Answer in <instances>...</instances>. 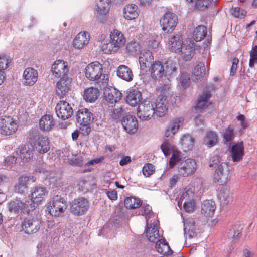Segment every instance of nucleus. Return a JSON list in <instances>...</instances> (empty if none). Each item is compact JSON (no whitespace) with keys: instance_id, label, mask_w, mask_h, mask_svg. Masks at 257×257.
I'll list each match as a JSON object with an SVG mask.
<instances>
[{"instance_id":"obj_8","label":"nucleus","mask_w":257,"mask_h":257,"mask_svg":"<svg viewBox=\"0 0 257 257\" xmlns=\"http://www.w3.org/2000/svg\"><path fill=\"white\" fill-rule=\"evenodd\" d=\"M178 21V17L175 14L168 12L164 14L161 18L160 24L164 32L171 33L176 27Z\"/></svg>"},{"instance_id":"obj_36","label":"nucleus","mask_w":257,"mask_h":257,"mask_svg":"<svg viewBox=\"0 0 257 257\" xmlns=\"http://www.w3.org/2000/svg\"><path fill=\"white\" fill-rule=\"evenodd\" d=\"M99 93V91L98 88L93 87L88 88L84 92V99L87 102H94L97 99Z\"/></svg>"},{"instance_id":"obj_48","label":"nucleus","mask_w":257,"mask_h":257,"mask_svg":"<svg viewBox=\"0 0 257 257\" xmlns=\"http://www.w3.org/2000/svg\"><path fill=\"white\" fill-rule=\"evenodd\" d=\"M119 49L110 40L109 42L103 43L101 47L102 51L105 54L115 53Z\"/></svg>"},{"instance_id":"obj_7","label":"nucleus","mask_w":257,"mask_h":257,"mask_svg":"<svg viewBox=\"0 0 257 257\" xmlns=\"http://www.w3.org/2000/svg\"><path fill=\"white\" fill-rule=\"evenodd\" d=\"M154 102L150 99L143 101L138 106L137 115L142 120H148L156 113Z\"/></svg>"},{"instance_id":"obj_24","label":"nucleus","mask_w":257,"mask_h":257,"mask_svg":"<svg viewBox=\"0 0 257 257\" xmlns=\"http://www.w3.org/2000/svg\"><path fill=\"white\" fill-rule=\"evenodd\" d=\"M168 47L172 52L179 53L180 48L183 46V40L180 35L171 36L168 41Z\"/></svg>"},{"instance_id":"obj_62","label":"nucleus","mask_w":257,"mask_h":257,"mask_svg":"<svg viewBox=\"0 0 257 257\" xmlns=\"http://www.w3.org/2000/svg\"><path fill=\"white\" fill-rule=\"evenodd\" d=\"M185 229H189L190 228H197L196 225V221L194 217H188L184 222Z\"/></svg>"},{"instance_id":"obj_61","label":"nucleus","mask_w":257,"mask_h":257,"mask_svg":"<svg viewBox=\"0 0 257 257\" xmlns=\"http://www.w3.org/2000/svg\"><path fill=\"white\" fill-rule=\"evenodd\" d=\"M170 87L169 84H164L159 87V91H160L159 95H162L164 98H167L171 96V93L170 90Z\"/></svg>"},{"instance_id":"obj_33","label":"nucleus","mask_w":257,"mask_h":257,"mask_svg":"<svg viewBox=\"0 0 257 257\" xmlns=\"http://www.w3.org/2000/svg\"><path fill=\"white\" fill-rule=\"evenodd\" d=\"M218 140V136L216 132L213 131H209L205 134L203 143L208 148H211L217 143Z\"/></svg>"},{"instance_id":"obj_32","label":"nucleus","mask_w":257,"mask_h":257,"mask_svg":"<svg viewBox=\"0 0 257 257\" xmlns=\"http://www.w3.org/2000/svg\"><path fill=\"white\" fill-rule=\"evenodd\" d=\"M138 6L135 4L126 5L123 8V16L127 20H134L139 16Z\"/></svg>"},{"instance_id":"obj_21","label":"nucleus","mask_w":257,"mask_h":257,"mask_svg":"<svg viewBox=\"0 0 257 257\" xmlns=\"http://www.w3.org/2000/svg\"><path fill=\"white\" fill-rule=\"evenodd\" d=\"M71 80L68 77L61 78L56 85V93L60 97L65 96L70 88Z\"/></svg>"},{"instance_id":"obj_63","label":"nucleus","mask_w":257,"mask_h":257,"mask_svg":"<svg viewBox=\"0 0 257 257\" xmlns=\"http://www.w3.org/2000/svg\"><path fill=\"white\" fill-rule=\"evenodd\" d=\"M10 60L8 57L4 54L0 55V71L6 69L8 67Z\"/></svg>"},{"instance_id":"obj_12","label":"nucleus","mask_w":257,"mask_h":257,"mask_svg":"<svg viewBox=\"0 0 257 257\" xmlns=\"http://www.w3.org/2000/svg\"><path fill=\"white\" fill-rule=\"evenodd\" d=\"M197 164L194 159H187L180 163L178 171L180 175L188 177L193 174L196 170Z\"/></svg>"},{"instance_id":"obj_16","label":"nucleus","mask_w":257,"mask_h":257,"mask_svg":"<svg viewBox=\"0 0 257 257\" xmlns=\"http://www.w3.org/2000/svg\"><path fill=\"white\" fill-rule=\"evenodd\" d=\"M241 224H235L228 229L224 234V239L232 241L243 239Z\"/></svg>"},{"instance_id":"obj_31","label":"nucleus","mask_w":257,"mask_h":257,"mask_svg":"<svg viewBox=\"0 0 257 257\" xmlns=\"http://www.w3.org/2000/svg\"><path fill=\"white\" fill-rule=\"evenodd\" d=\"M215 209V203L211 200L204 201L201 206V213L206 217H212Z\"/></svg>"},{"instance_id":"obj_18","label":"nucleus","mask_w":257,"mask_h":257,"mask_svg":"<svg viewBox=\"0 0 257 257\" xmlns=\"http://www.w3.org/2000/svg\"><path fill=\"white\" fill-rule=\"evenodd\" d=\"M104 97L106 101L113 104L118 102L122 98V93L115 88H107L104 91Z\"/></svg>"},{"instance_id":"obj_53","label":"nucleus","mask_w":257,"mask_h":257,"mask_svg":"<svg viewBox=\"0 0 257 257\" xmlns=\"http://www.w3.org/2000/svg\"><path fill=\"white\" fill-rule=\"evenodd\" d=\"M17 162V157L14 155H10L7 157L3 162V166L7 170L11 169Z\"/></svg>"},{"instance_id":"obj_54","label":"nucleus","mask_w":257,"mask_h":257,"mask_svg":"<svg viewBox=\"0 0 257 257\" xmlns=\"http://www.w3.org/2000/svg\"><path fill=\"white\" fill-rule=\"evenodd\" d=\"M21 205L22 201L18 199L11 201L8 204L9 210L15 213H18L21 210Z\"/></svg>"},{"instance_id":"obj_23","label":"nucleus","mask_w":257,"mask_h":257,"mask_svg":"<svg viewBox=\"0 0 257 257\" xmlns=\"http://www.w3.org/2000/svg\"><path fill=\"white\" fill-rule=\"evenodd\" d=\"M150 67L151 75L154 79H159L165 74L164 65L160 61H156L152 64Z\"/></svg>"},{"instance_id":"obj_58","label":"nucleus","mask_w":257,"mask_h":257,"mask_svg":"<svg viewBox=\"0 0 257 257\" xmlns=\"http://www.w3.org/2000/svg\"><path fill=\"white\" fill-rule=\"evenodd\" d=\"M230 12L232 15L235 17L240 19L243 18L245 16L247 13V12L245 10L238 7H232L230 10Z\"/></svg>"},{"instance_id":"obj_56","label":"nucleus","mask_w":257,"mask_h":257,"mask_svg":"<svg viewBox=\"0 0 257 257\" xmlns=\"http://www.w3.org/2000/svg\"><path fill=\"white\" fill-rule=\"evenodd\" d=\"M181 161V152L178 151H174L169 160V165L171 168L173 167L177 163H180Z\"/></svg>"},{"instance_id":"obj_52","label":"nucleus","mask_w":257,"mask_h":257,"mask_svg":"<svg viewBox=\"0 0 257 257\" xmlns=\"http://www.w3.org/2000/svg\"><path fill=\"white\" fill-rule=\"evenodd\" d=\"M151 211V207L149 205H144L141 208L139 211V214L141 215H145L146 221H147V218H149V220L153 219V216H156L153 214Z\"/></svg>"},{"instance_id":"obj_26","label":"nucleus","mask_w":257,"mask_h":257,"mask_svg":"<svg viewBox=\"0 0 257 257\" xmlns=\"http://www.w3.org/2000/svg\"><path fill=\"white\" fill-rule=\"evenodd\" d=\"M47 194V191L46 188L41 186H36L32 189L31 199L34 202L37 203L41 202Z\"/></svg>"},{"instance_id":"obj_10","label":"nucleus","mask_w":257,"mask_h":257,"mask_svg":"<svg viewBox=\"0 0 257 257\" xmlns=\"http://www.w3.org/2000/svg\"><path fill=\"white\" fill-rule=\"evenodd\" d=\"M229 171L228 165L224 162L215 168L213 179L219 185L225 184L229 180Z\"/></svg>"},{"instance_id":"obj_22","label":"nucleus","mask_w":257,"mask_h":257,"mask_svg":"<svg viewBox=\"0 0 257 257\" xmlns=\"http://www.w3.org/2000/svg\"><path fill=\"white\" fill-rule=\"evenodd\" d=\"M154 62V57L151 51L147 50L142 51L140 53L139 63L142 69L150 67Z\"/></svg>"},{"instance_id":"obj_50","label":"nucleus","mask_w":257,"mask_h":257,"mask_svg":"<svg viewBox=\"0 0 257 257\" xmlns=\"http://www.w3.org/2000/svg\"><path fill=\"white\" fill-rule=\"evenodd\" d=\"M165 74L170 75L177 70V64L172 59L167 60L163 64Z\"/></svg>"},{"instance_id":"obj_2","label":"nucleus","mask_w":257,"mask_h":257,"mask_svg":"<svg viewBox=\"0 0 257 257\" xmlns=\"http://www.w3.org/2000/svg\"><path fill=\"white\" fill-rule=\"evenodd\" d=\"M27 140L34 151L39 154H45L50 149L48 138L41 134L37 129L30 130L27 134Z\"/></svg>"},{"instance_id":"obj_60","label":"nucleus","mask_w":257,"mask_h":257,"mask_svg":"<svg viewBox=\"0 0 257 257\" xmlns=\"http://www.w3.org/2000/svg\"><path fill=\"white\" fill-rule=\"evenodd\" d=\"M142 171L145 176L149 177L155 172V166L152 164H146L143 167Z\"/></svg>"},{"instance_id":"obj_45","label":"nucleus","mask_w":257,"mask_h":257,"mask_svg":"<svg viewBox=\"0 0 257 257\" xmlns=\"http://www.w3.org/2000/svg\"><path fill=\"white\" fill-rule=\"evenodd\" d=\"M156 248L158 252L163 255H170L172 253L167 242H156Z\"/></svg>"},{"instance_id":"obj_9","label":"nucleus","mask_w":257,"mask_h":257,"mask_svg":"<svg viewBox=\"0 0 257 257\" xmlns=\"http://www.w3.org/2000/svg\"><path fill=\"white\" fill-rule=\"evenodd\" d=\"M18 125L16 120L11 116H5L0 118V134L10 135L14 133Z\"/></svg>"},{"instance_id":"obj_34","label":"nucleus","mask_w":257,"mask_h":257,"mask_svg":"<svg viewBox=\"0 0 257 257\" xmlns=\"http://www.w3.org/2000/svg\"><path fill=\"white\" fill-rule=\"evenodd\" d=\"M55 121L52 115L46 114L42 116L39 121V126L41 130L49 131L54 126Z\"/></svg>"},{"instance_id":"obj_14","label":"nucleus","mask_w":257,"mask_h":257,"mask_svg":"<svg viewBox=\"0 0 257 257\" xmlns=\"http://www.w3.org/2000/svg\"><path fill=\"white\" fill-rule=\"evenodd\" d=\"M36 178L32 175H23L19 177L18 183L15 185V191L19 193H24L28 188V184L35 182Z\"/></svg>"},{"instance_id":"obj_25","label":"nucleus","mask_w":257,"mask_h":257,"mask_svg":"<svg viewBox=\"0 0 257 257\" xmlns=\"http://www.w3.org/2000/svg\"><path fill=\"white\" fill-rule=\"evenodd\" d=\"M231 156L233 162H239L244 156V146L242 142L233 145L231 150Z\"/></svg>"},{"instance_id":"obj_6","label":"nucleus","mask_w":257,"mask_h":257,"mask_svg":"<svg viewBox=\"0 0 257 257\" xmlns=\"http://www.w3.org/2000/svg\"><path fill=\"white\" fill-rule=\"evenodd\" d=\"M90 207L89 201L83 197L75 199L70 204V212L76 216H82L86 213Z\"/></svg>"},{"instance_id":"obj_20","label":"nucleus","mask_w":257,"mask_h":257,"mask_svg":"<svg viewBox=\"0 0 257 257\" xmlns=\"http://www.w3.org/2000/svg\"><path fill=\"white\" fill-rule=\"evenodd\" d=\"M154 102V108L156 114L158 117H163L165 115L167 110V100L166 98H164L162 95H159L157 99Z\"/></svg>"},{"instance_id":"obj_49","label":"nucleus","mask_w":257,"mask_h":257,"mask_svg":"<svg viewBox=\"0 0 257 257\" xmlns=\"http://www.w3.org/2000/svg\"><path fill=\"white\" fill-rule=\"evenodd\" d=\"M36 203L34 202L31 199L25 201V202H22V205H21V211L24 213H27L28 214L31 211L35 209L36 207Z\"/></svg>"},{"instance_id":"obj_44","label":"nucleus","mask_w":257,"mask_h":257,"mask_svg":"<svg viewBox=\"0 0 257 257\" xmlns=\"http://www.w3.org/2000/svg\"><path fill=\"white\" fill-rule=\"evenodd\" d=\"M124 206L128 209L138 208L141 204V201L139 198L132 197H126L124 201Z\"/></svg>"},{"instance_id":"obj_47","label":"nucleus","mask_w":257,"mask_h":257,"mask_svg":"<svg viewBox=\"0 0 257 257\" xmlns=\"http://www.w3.org/2000/svg\"><path fill=\"white\" fill-rule=\"evenodd\" d=\"M223 141L224 143L231 142L235 137L234 130L233 126H228L224 128L222 133Z\"/></svg>"},{"instance_id":"obj_38","label":"nucleus","mask_w":257,"mask_h":257,"mask_svg":"<svg viewBox=\"0 0 257 257\" xmlns=\"http://www.w3.org/2000/svg\"><path fill=\"white\" fill-rule=\"evenodd\" d=\"M194 52L195 48L194 47L186 44H184L179 51V53H181L183 59L185 61L191 60L192 58Z\"/></svg>"},{"instance_id":"obj_46","label":"nucleus","mask_w":257,"mask_h":257,"mask_svg":"<svg viewBox=\"0 0 257 257\" xmlns=\"http://www.w3.org/2000/svg\"><path fill=\"white\" fill-rule=\"evenodd\" d=\"M218 0H196L195 8L199 10H203L211 5L215 6Z\"/></svg>"},{"instance_id":"obj_27","label":"nucleus","mask_w":257,"mask_h":257,"mask_svg":"<svg viewBox=\"0 0 257 257\" xmlns=\"http://www.w3.org/2000/svg\"><path fill=\"white\" fill-rule=\"evenodd\" d=\"M116 72L118 77L127 82H130L133 79L134 75L132 70L126 65H120L117 68Z\"/></svg>"},{"instance_id":"obj_29","label":"nucleus","mask_w":257,"mask_h":257,"mask_svg":"<svg viewBox=\"0 0 257 257\" xmlns=\"http://www.w3.org/2000/svg\"><path fill=\"white\" fill-rule=\"evenodd\" d=\"M34 151L31 145H22L20 147V157L23 162H28L33 158Z\"/></svg>"},{"instance_id":"obj_35","label":"nucleus","mask_w":257,"mask_h":257,"mask_svg":"<svg viewBox=\"0 0 257 257\" xmlns=\"http://www.w3.org/2000/svg\"><path fill=\"white\" fill-rule=\"evenodd\" d=\"M110 40L119 48L125 42L123 34L118 30H114L110 35Z\"/></svg>"},{"instance_id":"obj_55","label":"nucleus","mask_w":257,"mask_h":257,"mask_svg":"<svg viewBox=\"0 0 257 257\" xmlns=\"http://www.w3.org/2000/svg\"><path fill=\"white\" fill-rule=\"evenodd\" d=\"M161 149L165 156L169 155L171 151H175V147L168 141H164L161 146Z\"/></svg>"},{"instance_id":"obj_11","label":"nucleus","mask_w":257,"mask_h":257,"mask_svg":"<svg viewBox=\"0 0 257 257\" xmlns=\"http://www.w3.org/2000/svg\"><path fill=\"white\" fill-rule=\"evenodd\" d=\"M69 70L67 62L61 60L55 61L51 67L53 75L57 78L67 77Z\"/></svg>"},{"instance_id":"obj_39","label":"nucleus","mask_w":257,"mask_h":257,"mask_svg":"<svg viewBox=\"0 0 257 257\" xmlns=\"http://www.w3.org/2000/svg\"><path fill=\"white\" fill-rule=\"evenodd\" d=\"M194 139L190 134H185L181 138V143L184 152L191 150L193 147Z\"/></svg>"},{"instance_id":"obj_13","label":"nucleus","mask_w":257,"mask_h":257,"mask_svg":"<svg viewBox=\"0 0 257 257\" xmlns=\"http://www.w3.org/2000/svg\"><path fill=\"white\" fill-rule=\"evenodd\" d=\"M55 111L57 116L62 120L70 118L73 112L70 105L65 101H60L57 104Z\"/></svg>"},{"instance_id":"obj_51","label":"nucleus","mask_w":257,"mask_h":257,"mask_svg":"<svg viewBox=\"0 0 257 257\" xmlns=\"http://www.w3.org/2000/svg\"><path fill=\"white\" fill-rule=\"evenodd\" d=\"M140 46L136 41H131L126 45V49L129 55H135L140 50Z\"/></svg>"},{"instance_id":"obj_4","label":"nucleus","mask_w":257,"mask_h":257,"mask_svg":"<svg viewBox=\"0 0 257 257\" xmlns=\"http://www.w3.org/2000/svg\"><path fill=\"white\" fill-rule=\"evenodd\" d=\"M93 114L86 108L79 109L76 114V120L79 123L81 134L87 136L91 131L90 123L93 120Z\"/></svg>"},{"instance_id":"obj_41","label":"nucleus","mask_w":257,"mask_h":257,"mask_svg":"<svg viewBox=\"0 0 257 257\" xmlns=\"http://www.w3.org/2000/svg\"><path fill=\"white\" fill-rule=\"evenodd\" d=\"M180 120L176 119L172 121L166 130L165 135L167 137H172L180 127Z\"/></svg>"},{"instance_id":"obj_28","label":"nucleus","mask_w":257,"mask_h":257,"mask_svg":"<svg viewBox=\"0 0 257 257\" xmlns=\"http://www.w3.org/2000/svg\"><path fill=\"white\" fill-rule=\"evenodd\" d=\"M141 93L137 89H132L129 91L126 97V102L132 106L137 105L140 102Z\"/></svg>"},{"instance_id":"obj_15","label":"nucleus","mask_w":257,"mask_h":257,"mask_svg":"<svg viewBox=\"0 0 257 257\" xmlns=\"http://www.w3.org/2000/svg\"><path fill=\"white\" fill-rule=\"evenodd\" d=\"M41 222L37 218H25L22 223V227L26 233L33 234L39 231Z\"/></svg>"},{"instance_id":"obj_30","label":"nucleus","mask_w":257,"mask_h":257,"mask_svg":"<svg viewBox=\"0 0 257 257\" xmlns=\"http://www.w3.org/2000/svg\"><path fill=\"white\" fill-rule=\"evenodd\" d=\"M89 35L84 32L78 34L73 40V46L75 48L81 49L88 43Z\"/></svg>"},{"instance_id":"obj_5","label":"nucleus","mask_w":257,"mask_h":257,"mask_svg":"<svg viewBox=\"0 0 257 257\" xmlns=\"http://www.w3.org/2000/svg\"><path fill=\"white\" fill-rule=\"evenodd\" d=\"M67 207L66 200L61 195H56L49 203V212L55 217L63 214Z\"/></svg>"},{"instance_id":"obj_17","label":"nucleus","mask_w":257,"mask_h":257,"mask_svg":"<svg viewBox=\"0 0 257 257\" xmlns=\"http://www.w3.org/2000/svg\"><path fill=\"white\" fill-rule=\"evenodd\" d=\"M121 123L125 131L133 134L137 131L138 123L137 118L133 115H126L121 120Z\"/></svg>"},{"instance_id":"obj_59","label":"nucleus","mask_w":257,"mask_h":257,"mask_svg":"<svg viewBox=\"0 0 257 257\" xmlns=\"http://www.w3.org/2000/svg\"><path fill=\"white\" fill-rule=\"evenodd\" d=\"M255 63H257V45L253 47L250 52L249 66L253 67Z\"/></svg>"},{"instance_id":"obj_19","label":"nucleus","mask_w":257,"mask_h":257,"mask_svg":"<svg viewBox=\"0 0 257 257\" xmlns=\"http://www.w3.org/2000/svg\"><path fill=\"white\" fill-rule=\"evenodd\" d=\"M38 77L37 70L32 67H28L23 72V84L27 86H32L37 82Z\"/></svg>"},{"instance_id":"obj_40","label":"nucleus","mask_w":257,"mask_h":257,"mask_svg":"<svg viewBox=\"0 0 257 257\" xmlns=\"http://www.w3.org/2000/svg\"><path fill=\"white\" fill-rule=\"evenodd\" d=\"M206 34V27L203 25H199L194 29L193 37L195 41L198 42L203 39Z\"/></svg>"},{"instance_id":"obj_37","label":"nucleus","mask_w":257,"mask_h":257,"mask_svg":"<svg viewBox=\"0 0 257 257\" xmlns=\"http://www.w3.org/2000/svg\"><path fill=\"white\" fill-rule=\"evenodd\" d=\"M96 11L100 15H105L110 9V0H96Z\"/></svg>"},{"instance_id":"obj_3","label":"nucleus","mask_w":257,"mask_h":257,"mask_svg":"<svg viewBox=\"0 0 257 257\" xmlns=\"http://www.w3.org/2000/svg\"><path fill=\"white\" fill-rule=\"evenodd\" d=\"M157 218V216H153L150 220L147 218L145 231L148 241H166L163 236V231L158 230L159 222Z\"/></svg>"},{"instance_id":"obj_57","label":"nucleus","mask_w":257,"mask_h":257,"mask_svg":"<svg viewBox=\"0 0 257 257\" xmlns=\"http://www.w3.org/2000/svg\"><path fill=\"white\" fill-rule=\"evenodd\" d=\"M179 81L183 88H187L191 83L189 74L187 73H182L180 77Z\"/></svg>"},{"instance_id":"obj_43","label":"nucleus","mask_w":257,"mask_h":257,"mask_svg":"<svg viewBox=\"0 0 257 257\" xmlns=\"http://www.w3.org/2000/svg\"><path fill=\"white\" fill-rule=\"evenodd\" d=\"M211 97L210 92L206 91L204 92L198 98L196 108L198 109H203L207 107V103L208 99Z\"/></svg>"},{"instance_id":"obj_1","label":"nucleus","mask_w":257,"mask_h":257,"mask_svg":"<svg viewBox=\"0 0 257 257\" xmlns=\"http://www.w3.org/2000/svg\"><path fill=\"white\" fill-rule=\"evenodd\" d=\"M101 64L93 62L88 65L85 68V75L91 81H95L100 89L105 87L108 82V76L103 73Z\"/></svg>"},{"instance_id":"obj_64","label":"nucleus","mask_w":257,"mask_h":257,"mask_svg":"<svg viewBox=\"0 0 257 257\" xmlns=\"http://www.w3.org/2000/svg\"><path fill=\"white\" fill-rule=\"evenodd\" d=\"M124 113V110L122 107H117L112 110L111 117L113 119H120Z\"/></svg>"},{"instance_id":"obj_42","label":"nucleus","mask_w":257,"mask_h":257,"mask_svg":"<svg viewBox=\"0 0 257 257\" xmlns=\"http://www.w3.org/2000/svg\"><path fill=\"white\" fill-rule=\"evenodd\" d=\"M205 73V66L203 63L197 64L193 71V77L195 81L201 80Z\"/></svg>"}]
</instances>
